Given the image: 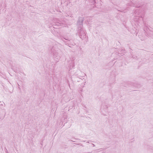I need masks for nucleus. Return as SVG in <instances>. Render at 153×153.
Masks as SVG:
<instances>
[{"label": "nucleus", "instance_id": "f257e3e1", "mask_svg": "<svg viewBox=\"0 0 153 153\" xmlns=\"http://www.w3.org/2000/svg\"><path fill=\"white\" fill-rule=\"evenodd\" d=\"M78 32L79 33L80 37L82 39H84L86 38L85 31L83 29L82 30L81 27H80L78 28Z\"/></svg>", "mask_w": 153, "mask_h": 153}, {"label": "nucleus", "instance_id": "f03ea898", "mask_svg": "<svg viewBox=\"0 0 153 153\" xmlns=\"http://www.w3.org/2000/svg\"><path fill=\"white\" fill-rule=\"evenodd\" d=\"M51 53L53 54L54 57L57 59H60V56L59 55V53L58 51L55 49L54 48H53L51 50Z\"/></svg>", "mask_w": 153, "mask_h": 153}, {"label": "nucleus", "instance_id": "7ed1b4c3", "mask_svg": "<svg viewBox=\"0 0 153 153\" xmlns=\"http://www.w3.org/2000/svg\"><path fill=\"white\" fill-rule=\"evenodd\" d=\"M144 31L145 32L146 35L147 36H150V33L149 28L146 26H145L143 28Z\"/></svg>", "mask_w": 153, "mask_h": 153}, {"label": "nucleus", "instance_id": "20e7f679", "mask_svg": "<svg viewBox=\"0 0 153 153\" xmlns=\"http://www.w3.org/2000/svg\"><path fill=\"white\" fill-rule=\"evenodd\" d=\"M18 86H19V89H20V88L19 87V85L18 84Z\"/></svg>", "mask_w": 153, "mask_h": 153}, {"label": "nucleus", "instance_id": "39448f33", "mask_svg": "<svg viewBox=\"0 0 153 153\" xmlns=\"http://www.w3.org/2000/svg\"><path fill=\"white\" fill-rule=\"evenodd\" d=\"M92 144L93 145V146H95V145L94 144L92 143Z\"/></svg>", "mask_w": 153, "mask_h": 153}]
</instances>
